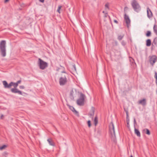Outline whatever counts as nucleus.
<instances>
[{
	"instance_id": "nucleus-1",
	"label": "nucleus",
	"mask_w": 157,
	"mask_h": 157,
	"mask_svg": "<svg viewBox=\"0 0 157 157\" xmlns=\"http://www.w3.org/2000/svg\"><path fill=\"white\" fill-rule=\"evenodd\" d=\"M10 84H11V87L12 86H13L14 88H12L11 90V91L14 93H18V94L25 96V95L27 94L24 92L22 93L21 91L19 90L18 89H17V87L18 86L17 84L16 83L13 82H10Z\"/></svg>"
},
{
	"instance_id": "nucleus-2",
	"label": "nucleus",
	"mask_w": 157,
	"mask_h": 157,
	"mask_svg": "<svg viewBox=\"0 0 157 157\" xmlns=\"http://www.w3.org/2000/svg\"><path fill=\"white\" fill-rule=\"evenodd\" d=\"M131 4L133 9L135 11L138 13L141 10V7L136 0H132L131 2Z\"/></svg>"
},
{
	"instance_id": "nucleus-3",
	"label": "nucleus",
	"mask_w": 157,
	"mask_h": 157,
	"mask_svg": "<svg viewBox=\"0 0 157 157\" xmlns=\"http://www.w3.org/2000/svg\"><path fill=\"white\" fill-rule=\"evenodd\" d=\"M6 42L5 40H2L0 43V48L1 54L3 57H5L6 55Z\"/></svg>"
},
{
	"instance_id": "nucleus-4",
	"label": "nucleus",
	"mask_w": 157,
	"mask_h": 157,
	"mask_svg": "<svg viewBox=\"0 0 157 157\" xmlns=\"http://www.w3.org/2000/svg\"><path fill=\"white\" fill-rule=\"evenodd\" d=\"M38 65L40 68L42 70H44L48 66L47 63L44 61L40 58L38 59Z\"/></svg>"
},
{
	"instance_id": "nucleus-5",
	"label": "nucleus",
	"mask_w": 157,
	"mask_h": 157,
	"mask_svg": "<svg viewBox=\"0 0 157 157\" xmlns=\"http://www.w3.org/2000/svg\"><path fill=\"white\" fill-rule=\"evenodd\" d=\"M85 97V95L82 93L80 94V98L77 101V103L78 105H82L84 104Z\"/></svg>"
},
{
	"instance_id": "nucleus-6",
	"label": "nucleus",
	"mask_w": 157,
	"mask_h": 157,
	"mask_svg": "<svg viewBox=\"0 0 157 157\" xmlns=\"http://www.w3.org/2000/svg\"><path fill=\"white\" fill-rule=\"evenodd\" d=\"M109 130L112 137L113 138H115V135L114 125L112 122H111V123L109 124Z\"/></svg>"
},
{
	"instance_id": "nucleus-7",
	"label": "nucleus",
	"mask_w": 157,
	"mask_h": 157,
	"mask_svg": "<svg viewBox=\"0 0 157 157\" xmlns=\"http://www.w3.org/2000/svg\"><path fill=\"white\" fill-rule=\"evenodd\" d=\"M149 62L150 64L153 66L154 63L156 62L157 57L155 55L150 56L149 57Z\"/></svg>"
},
{
	"instance_id": "nucleus-8",
	"label": "nucleus",
	"mask_w": 157,
	"mask_h": 157,
	"mask_svg": "<svg viewBox=\"0 0 157 157\" xmlns=\"http://www.w3.org/2000/svg\"><path fill=\"white\" fill-rule=\"evenodd\" d=\"M67 82V79L65 76L61 77L59 80V82L60 85H64Z\"/></svg>"
},
{
	"instance_id": "nucleus-9",
	"label": "nucleus",
	"mask_w": 157,
	"mask_h": 157,
	"mask_svg": "<svg viewBox=\"0 0 157 157\" xmlns=\"http://www.w3.org/2000/svg\"><path fill=\"white\" fill-rule=\"evenodd\" d=\"M124 19L127 24V27L128 28L130 23V20L128 16L127 15L126 13L124 15Z\"/></svg>"
},
{
	"instance_id": "nucleus-10",
	"label": "nucleus",
	"mask_w": 157,
	"mask_h": 157,
	"mask_svg": "<svg viewBox=\"0 0 157 157\" xmlns=\"http://www.w3.org/2000/svg\"><path fill=\"white\" fill-rule=\"evenodd\" d=\"M147 17L149 18L152 17L153 15L150 9L148 7H147Z\"/></svg>"
},
{
	"instance_id": "nucleus-11",
	"label": "nucleus",
	"mask_w": 157,
	"mask_h": 157,
	"mask_svg": "<svg viewBox=\"0 0 157 157\" xmlns=\"http://www.w3.org/2000/svg\"><path fill=\"white\" fill-rule=\"evenodd\" d=\"M4 86V87L5 88H10L11 87V84L10 83L8 84L7 82L6 81H4L2 82Z\"/></svg>"
},
{
	"instance_id": "nucleus-12",
	"label": "nucleus",
	"mask_w": 157,
	"mask_h": 157,
	"mask_svg": "<svg viewBox=\"0 0 157 157\" xmlns=\"http://www.w3.org/2000/svg\"><path fill=\"white\" fill-rule=\"evenodd\" d=\"M138 104H141L143 106H144L146 104V101L145 99H143L139 100L138 102Z\"/></svg>"
},
{
	"instance_id": "nucleus-13",
	"label": "nucleus",
	"mask_w": 157,
	"mask_h": 157,
	"mask_svg": "<svg viewBox=\"0 0 157 157\" xmlns=\"http://www.w3.org/2000/svg\"><path fill=\"white\" fill-rule=\"evenodd\" d=\"M94 107H92L91 110L89 114V115L90 116V117H91L92 118H93V117L94 115Z\"/></svg>"
},
{
	"instance_id": "nucleus-14",
	"label": "nucleus",
	"mask_w": 157,
	"mask_h": 157,
	"mask_svg": "<svg viewBox=\"0 0 157 157\" xmlns=\"http://www.w3.org/2000/svg\"><path fill=\"white\" fill-rule=\"evenodd\" d=\"M69 109L73 112L75 114H76L77 115H78V112L76 111L74 107H73L72 106H71L70 105H69Z\"/></svg>"
},
{
	"instance_id": "nucleus-15",
	"label": "nucleus",
	"mask_w": 157,
	"mask_h": 157,
	"mask_svg": "<svg viewBox=\"0 0 157 157\" xmlns=\"http://www.w3.org/2000/svg\"><path fill=\"white\" fill-rule=\"evenodd\" d=\"M47 141L48 142V143L50 145L52 146H55L54 143L51 138L48 139L47 140Z\"/></svg>"
},
{
	"instance_id": "nucleus-16",
	"label": "nucleus",
	"mask_w": 157,
	"mask_h": 157,
	"mask_svg": "<svg viewBox=\"0 0 157 157\" xmlns=\"http://www.w3.org/2000/svg\"><path fill=\"white\" fill-rule=\"evenodd\" d=\"M135 133L137 136L140 137V134L139 131L136 128H135Z\"/></svg>"
},
{
	"instance_id": "nucleus-17",
	"label": "nucleus",
	"mask_w": 157,
	"mask_h": 157,
	"mask_svg": "<svg viewBox=\"0 0 157 157\" xmlns=\"http://www.w3.org/2000/svg\"><path fill=\"white\" fill-rule=\"evenodd\" d=\"M151 44V40L149 39H147L146 40V46H150Z\"/></svg>"
},
{
	"instance_id": "nucleus-18",
	"label": "nucleus",
	"mask_w": 157,
	"mask_h": 157,
	"mask_svg": "<svg viewBox=\"0 0 157 157\" xmlns=\"http://www.w3.org/2000/svg\"><path fill=\"white\" fill-rule=\"evenodd\" d=\"M143 132H145L146 134L148 135H150V132L148 129L147 128H145L143 130Z\"/></svg>"
},
{
	"instance_id": "nucleus-19",
	"label": "nucleus",
	"mask_w": 157,
	"mask_h": 157,
	"mask_svg": "<svg viewBox=\"0 0 157 157\" xmlns=\"http://www.w3.org/2000/svg\"><path fill=\"white\" fill-rule=\"evenodd\" d=\"M94 123L95 126L97 125L98 123V118L97 116H96L95 117L94 120Z\"/></svg>"
},
{
	"instance_id": "nucleus-20",
	"label": "nucleus",
	"mask_w": 157,
	"mask_h": 157,
	"mask_svg": "<svg viewBox=\"0 0 157 157\" xmlns=\"http://www.w3.org/2000/svg\"><path fill=\"white\" fill-rule=\"evenodd\" d=\"M153 30L155 33L157 35V25L155 24L154 25Z\"/></svg>"
},
{
	"instance_id": "nucleus-21",
	"label": "nucleus",
	"mask_w": 157,
	"mask_h": 157,
	"mask_svg": "<svg viewBox=\"0 0 157 157\" xmlns=\"http://www.w3.org/2000/svg\"><path fill=\"white\" fill-rule=\"evenodd\" d=\"M146 36L147 37H149L151 35V33L150 31H147V33L146 34Z\"/></svg>"
},
{
	"instance_id": "nucleus-22",
	"label": "nucleus",
	"mask_w": 157,
	"mask_h": 157,
	"mask_svg": "<svg viewBox=\"0 0 157 157\" xmlns=\"http://www.w3.org/2000/svg\"><path fill=\"white\" fill-rule=\"evenodd\" d=\"M124 36V35H119L118 37V39L119 40H121Z\"/></svg>"
},
{
	"instance_id": "nucleus-23",
	"label": "nucleus",
	"mask_w": 157,
	"mask_h": 157,
	"mask_svg": "<svg viewBox=\"0 0 157 157\" xmlns=\"http://www.w3.org/2000/svg\"><path fill=\"white\" fill-rule=\"evenodd\" d=\"M6 145H3L2 146L0 147V150H2L3 149H4L5 147H6Z\"/></svg>"
},
{
	"instance_id": "nucleus-24",
	"label": "nucleus",
	"mask_w": 157,
	"mask_h": 157,
	"mask_svg": "<svg viewBox=\"0 0 157 157\" xmlns=\"http://www.w3.org/2000/svg\"><path fill=\"white\" fill-rule=\"evenodd\" d=\"M62 6H59L58 7V9L57 10V11L59 13H60V10L61 9Z\"/></svg>"
},
{
	"instance_id": "nucleus-25",
	"label": "nucleus",
	"mask_w": 157,
	"mask_h": 157,
	"mask_svg": "<svg viewBox=\"0 0 157 157\" xmlns=\"http://www.w3.org/2000/svg\"><path fill=\"white\" fill-rule=\"evenodd\" d=\"M88 126H89V127H90V126H91V122H90V120H89L88 121Z\"/></svg>"
},
{
	"instance_id": "nucleus-26",
	"label": "nucleus",
	"mask_w": 157,
	"mask_h": 157,
	"mask_svg": "<svg viewBox=\"0 0 157 157\" xmlns=\"http://www.w3.org/2000/svg\"><path fill=\"white\" fill-rule=\"evenodd\" d=\"M109 3H107L105 5V7L107 8L108 9H109Z\"/></svg>"
},
{
	"instance_id": "nucleus-27",
	"label": "nucleus",
	"mask_w": 157,
	"mask_h": 157,
	"mask_svg": "<svg viewBox=\"0 0 157 157\" xmlns=\"http://www.w3.org/2000/svg\"><path fill=\"white\" fill-rule=\"evenodd\" d=\"M25 86H19V88L20 89H25Z\"/></svg>"
},
{
	"instance_id": "nucleus-28",
	"label": "nucleus",
	"mask_w": 157,
	"mask_h": 157,
	"mask_svg": "<svg viewBox=\"0 0 157 157\" xmlns=\"http://www.w3.org/2000/svg\"><path fill=\"white\" fill-rule=\"evenodd\" d=\"M21 82V80H19L18 81H17L16 83L17 84V85L18 86V84L19 83H20Z\"/></svg>"
},
{
	"instance_id": "nucleus-29",
	"label": "nucleus",
	"mask_w": 157,
	"mask_h": 157,
	"mask_svg": "<svg viewBox=\"0 0 157 157\" xmlns=\"http://www.w3.org/2000/svg\"><path fill=\"white\" fill-rule=\"evenodd\" d=\"M125 112H126V115H127V118L128 117V112L127 110H125Z\"/></svg>"
},
{
	"instance_id": "nucleus-30",
	"label": "nucleus",
	"mask_w": 157,
	"mask_h": 157,
	"mask_svg": "<svg viewBox=\"0 0 157 157\" xmlns=\"http://www.w3.org/2000/svg\"><path fill=\"white\" fill-rule=\"evenodd\" d=\"M134 125H135L136 124V119H135V118H134Z\"/></svg>"
},
{
	"instance_id": "nucleus-31",
	"label": "nucleus",
	"mask_w": 157,
	"mask_h": 157,
	"mask_svg": "<svg viewBox=\"0 0 157 157\" xmlns=\"http://www.w3.org/2000/svg\"><path fill=\"white\" fill-rule=\"evenodd\" d=\"M153 44H155V45H156V42L155 41V39L153 41Z\"/></svg>"
},
{
	"instance_id": "nucleus-32",
	"label": "nucleus",
	"mask_w": 157,
	"mask_h": 157,
	"mask_svg": "<svg viewBox=\"0 0 157 157\" xmlns=\"http://www.w3.org/2000/svg\"><path fill=\"white\" fill-rule=\"evenodd\" d=\"M73 93V90H72L71 91V92H70V95L72 96Z\"/></svg>"
},
{
	"instance_id": "nucleus-33",
	"label": "nucleus",
	"mask_w": 157,
	"mask_h": 157,
	"mask_svg": "<svg viewBox=\"0 0 157 157\" xmlns=\"http://www.w3.org/2000/svg\"><path fill=\"white\" fill-rule=\"evenodd\" d=\"M73 68L75 69V70H76V67H75V65H73Z\"/></svg>"
},
{
	"instance_id": "nucleus-34",
	"label": "nucleus",
	"mask_w": 157,
	"mask_h": 157,
	"mask_svg": "<svg viewBox=\"0 0 157 157\" xmlns=\"http://www.w3.org/2000/svg\"><path fill=\"white\" fill-rule=\"evenodd\" d=\"M108 15H107V13H105V17H106Z\"/></svg>"
},
{
	"instance_id": "nucleus-35",
	"label": "nucleus",
	"mask_w": 157,
	"mask_h": 157,
	"mask_svg": "<svg viewBox=\"0 0 157 157\" xmlns=\"http://www.w3.org/2000/svg\"><path fill=\"white\" fill-rule=\"evenodd\" d=\"M114 22H115V23H116L117 24L118 23V21H117L116 20H114Z\"/></svg>"
},
{
	"instance_id": "nucleus-36",
	"label": "nucleus",
	"mask_w": 157,
	"mask_h": 157,
	"mask_svg": "<svg viewBox=\"0 0 157 157\" xmlns=\"http://www.w3.org/2000/svg\"><path fill=\"white\" fill-rule=\"evenodd\" d=\"M40 2H44V0H39Z\"/></svg>"
},
{
	"instance_id": "nucleus-37",
	"label": "nucleus",
	"mask_w": 157,
	"mask_h": 157,
	"mask_svg": "<svg viewBox=\"0 0 157 157\" xmlns=\"http://www.w3.org/2000/svg\"><path fill=\"white\" fill-rule=\"evenodd\" d=\"M3 117V115H2H2H1V117H0V118H1V119H2V117Z\"/></svg>"
},
{
	"instance_id": "nucleus-38",
	"label": "nucleus",
	"mask_w": 157,
	"mask_h": 157,
	"mask_svg": "<svg viewBox=\"0 0 157 157\" xmlns=\"http://www.w3.org/2000/svg\"><path fill=\"white\" fill-rule=\"evenodd\" d=\"M128 9V7H125L124 8V10H127Z\"/></svg>"
},
{
	"instance_id": "nucleus-39",
	"label": "nucleus",
	"mask_w": 157,
	"mask_h": 157,
	"mask_svg": "<svg viewBox=\"0 0 157 157\" xmlns=\"http://www.w3.org/2000/svg\"><path fill=\"white\" fill-rule=\"evenodd\" d=\"M9 0H5V2H8V1H9Z\"/></svg>"
},
{
	"instance_id": "nucleus-40",
	"label": "nucleus",
	"mask_w": 157,
	"mask_h": 157,
	"mask_svg": "<svg viewBox=\"0 0 157 157\" xmlns=\"http://www.w3.org/2000/svg\"><path fill=\"white\" fill-rule=\"evenodd\" d=\"M102 13H105V11H103L102 12Z\"/></svg>"
},
{
	"instance_id": "nucleus-41",
	"label": "nucleus",
	"mask_w": 157,
	"mask_h": 157,
	"mask_svg": "<svg viewBox=\"0 0 157 157\" xmlns=\"http://www.w3.org/2000/svg\"><path fill=\"white\" fill-rule=\"evenodd\" d=\"M62 72H63V73H65V72L63 71Z\"/></svg>"
},
{
	"instance_id": "nucleus-42",
	"label": "nucleus",
	"mask_w": 157,
	"mask_h": 157,
	"mask_svg": "<svg viewBox=\"0 0 157 157\" xmlns=\"http://www.w3.org/2000/svg\"><path fill=\"white\" fill-rule=\"evenodd\" d=\"M127 124H128V122L127 123Z\"/></svg>"
}]
</instances>
